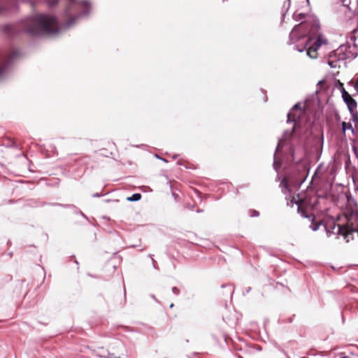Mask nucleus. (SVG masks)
<instances>
[{"mask_svg":"<svg viewBox=\"0 0 358 358\" xmlns=\"http://www.w3.org/2000/svg\"><path fill=\"white\" fill-rule=\"evenodd\" d=\"M64 15L69 19L59 27L57 17L46 14L35 15L27 20L25 32L32 36L56 37L61 34L63 29H69L79 20L87 18L90 13V3L87 1L68 0Z\"/></svg>","mask_w":358,"mask_h":358,"instance_id":"obj_1","label":"nucleus"},{"mask_svg":"<svg viewBox=\"0 0 358 358\" xmlns=\"http://www.w3.org/2000/svg\"><path fill=\"white\" fill-rule=\"evenodd\" d=\"M293 19L301 22L295 25L289 36V44H295L294 48L306 54L310 58H316L317 50L322 44H327L328 41L320 32V24L315 15H306L303 13H294Z\"/></svg>","mask_w":358,"mask_h":358,"instance_id":"obj_2","label":"nucleus"},{"mask_svg":"<svg viewBox=\"0 0 358 358\" xmlns=\"http://www.w3.org/2000/svg\"><path fill=\"white\" fill-rule=\"evenodd\" d=\"M303 111L299 103H296L287 115V123H292L291 130H285L281 138L279 139L277 147L273 155V169L278 173L281 166V161L277 158V152L282 147V142L284 141L289 147V152L294 160L295 146L301 147L306 138L307 129L303 126L300 117ZM277 180H280L279 173L277 174Z\"/></svg>","mask_w":358,"mask_h":358,"instance_id":"obj_3","label":"nucleus"},{"mask_svg":"<svg viewBox=\"0 0 358 358\" xmlns=\"http://www.w3.org/2000/svg\"><path fill=\"white\" fill-rule=\"evenodd\" d=\"M324 229L327 236L331 234L343 236L346 242L354 239L353 231H357L358 229H352L346 226V222L340 224L336 223L335 220H331L324 225Z\"/></svg>","mask_w":358,"mask_h":358,"instance_id":"obj_4","label":"nucleus"},{"mask_svg":"<svg viewBox=\"0 0 358 358\" xmlns=\"http://www.w3.org/2000/svg\"><path fill=\"white\" fill-rule=\"evenodd\" d=\"M346 55V45H341L336 50L330 53L328 64L331 68H336L338 62L347 59Z\"/></svg>","mask_w":358,"mask_h":358,"instance_id":"obj_5","label":"nucleus"},{"mask_svg":"<svg viewBox=\"0 0 358 358\" xmlns=\"http://www.w3.org/2000/svg\"><path fill=\"white\" fill-rule=\"evenodd\" d=\"M358 32V27L355 29H354L350 36H349V38L351 41H352L353 43H355L356 40H357V33ZM346 45V57H347V59H353L355 58H356L358 55V53H357V47H356V44L355 43H353L352 45H350L349 44V42H347V43L345 44Z\"/></svg>","mask_w":358,"mask_h":358,"instance_id":"obj_6","label":"nucleus"},{"mask_svg":"<svg viewBox=\"0 0 358 358\" xmlns=\"http://www.w3.org/2000/svg\"><path fill=\"white\" fill-rule=\"evenodd\" d=\"M341 92L343 100L347 105L350 113L353 114V111L355 110L357 106L356 100L351 96L343 86L341 88Z\"/></svg>","mask_w":358,"mask_h":358,"instance_id":"obj_7","label":"nucleus"},{"mask_svg":"<svg viewBox=\"0 0 358 358\" xmlns=\"http://www.w3.org/2000/svg\"><path fill=\"white\" fill-rule=\"evenodd\" d=\"M302 200L299 199L296 200L294 197H292L290 203H287V205H290L291 206H293L294 204L297 205V212L299 214L301 215V217L305 218H308L310 220H314L315 217L313 215H308L306 209L302 206Z\"/></svg>","mask_w":358,"mask_h":358,"instance_id":"obj_8","label":"nucleus"},{"mask_svg":"<svg viewBox=\"0 0 358 358\" xmlns=\"http://www.w3.org/2000/svg\"><path fill=\"white\" fill-rule=\"evenodd\" d=\"M303 174H301L299 176V178L297 179V180L296 181V185L298 187H300L302 183H303L304 181L306 180V179L307 178L308 175L309 169L307 166H304L303 167Z\"/></svg>","mask_w":358,"mask_h":358,"instance_id":"obj_9","label":"nucleus"},{"mask_svg":"<svg viewBox=\"0 0 358 358\" xmlns=\"http://www.w3.org/2000/svg\"><path fill=\"white\" fill-rule=\"evenodd\" d=\"M280 187L282 189V192L286 194L287 192L289 191L288 186V181L286 177H284L280 182Z\"/></svg>","mask_w":358,"mask_h":358,"instance_id":"obj_10","label":"nucleus"},{"mask_svg":"<svg viewBox=\"0 0 358 358\" xmlns=\"http://www.w3.org/2000/svg\"><path fill=\"white\" fill-rule=\"evenodd\" d=\"M51 205H52V206H62L64 208H72V209H73V213H76V214H79L80 212V210L77 207H76L74 205H71V204H61V203H52Z\"/></svg>","mask_w":358,"mask_h":358,"instance_id":"obj_11","label":"nucleus"},{"mask_svg":"<svg viewBox=\"0 0 358 358\" xmlns=\"http://www.w3.org/2000/svg\"><path fill=\"white\" fill-rule=\"evenodd\" d=\"M290 3H291L290 0H286L282 6V20L284 19L286 13L288 11V10L289 8Z\"/></svg>","mask_w":358,"mask_h":358,"instance_id":"obj_12","label":"nucleus"},{"mask_svg":"<svg viewBox=\"0 0 358 358\" xmlns=\"http://www.w3.org/2000/svg\"><path fill=\"white\" fill-rule=\"evenodd\" d=\"M352 129V133L354 132V129L352 128V124L350 122H342V130L343 133H345L346 130Z\"/></svg>","mask_w":358,"mask_h":358,"instance_id":"obj_13","label":"nucleus"},{"mask_svg":"<svg viewBox=\"0 0 358 358\" xmlns=\"http://www.w3.org/2000/svg\"><path fill=\"white\" fill-rule=\"evenodd\" d=\"M141 199V194L139 193H135L131 196L127 197V200L129 201H138Z\"/></svg>","mask_w":358,"mask_h":358,"instance_id":"obj_14","label":"nucleus"},{"mask_svg":"<svg viewBox=\"0 0 358 358\" xmlns=\"http://www.w3.org/2000/svg\"><path fill=\"white\" fill-rule=\"evenodd\" d=\"M107 355L98 354V356L103 358H120V357L115 356L113 353L106 352Z\"/></svg>","mask_w":358,"mask_h":358,"instance_id":"obj_15","label":"nucleus"},{"mask_svg":"<svg viewBox=\"0 0 358 358\" xmlns=\"http://www.w3.org/2000/svg\"><path fill=\"white\" fill-rule=\"evenodd\" d=\"M322 224V222H317V223H315L314 222V220H311V225H310V228L312 229L313 231H315L319 229L320 228V226Z\"/></svg>","mask_w":358,"mask_h":358,"instance_id":"obj_16","label":"nucleus"},{"mask_svg":"<svg viewBox=\"0 0 358 358\" xmlns=\"http://www.w3.org/2000/svg\"><path fill=\"white\" fill-rule=\"evenodd\" d=\"M59 3V0H48V4L50 7L53 8Z\"/></svg>","mask_w":358,"mask_h":358,"instance_id":"obj_17","label":"nucleus"},{"mask_svg":"<svg viewBox=\"0 0 358 358\" xmlns=\"http://www.w3.org/2000/svg\"><path fill=\"white\" fill-rule=\"evenodd\" d=\"M250 215L252 217H257L259 216V213L256 210H250Z\"/></svg>","mask_w":358,"mask_h":358,"instance_id":"obj_18","label":"nucleus"},{"mask_svg":"<svg viewBox=\"0 0 358 358\" xmlns=\"http://www.w3.org/2000/svg\"><path fill=\"white\" fill-rule=\"evenodd\" d=\"M148 257L151 259L152 262V267L155 269H158L157 265H156V261L152 258V255H149Z\"/></svg>","mask_w":358,"mask_h":358,"instance_id":"obj_19","label":"nucleus"},{"mask_svg":"<svg viewBox=\"0 0 358 358\" xmlns=\"http://www.w3.org/2000/svg\"><path fill=\"white\" fill-rule=\"evenodd\" d=\"M171 290L172 292L176 295H178L180 294V289L176 287H173Z\"/></svg>","mask_w":358,"mask_h":358,"instance_id":"obj_20","label":"nucleus"},{"mask_svg":"<svg viewBox=\"0 0 358 358\" xmlns=\"http://www.w3.org/2000/svg\"><path fill=\"white\" fill-rule=\"evenodd\" d=\"M351 115H352V120H353L354 122H356V121H357V118H358V117H357V113H355V110H354V111H353V114H351Z\"/></svg>","mask_w":358,"mask_h":358,"instance_id":"obj_21","label":"nucleus"},{"mask_svg":"<svg viewBox=\"0 0 358 358\" xmlns=\"http://www.w3.org/2000/svg\"><path fill=\"white\" fill-rule=\"evenodd\" d=\"M353 87H354L355 90H356L357 94H358V79L357 80L356 82L354 83Z\"/></svg>","mask_w":358,"mask_h":358,"instance_id":"obj_22","label":"nucleus"},{"mask_svg":"<svg viewBox=\"0 0 358 358\" xmlns=\"http://www.w3.org/2000/svg\"><path fill=\"white\" fill-rule=\"evenodd\" d=\"M187 207L192 211L194 209V206L192 204H187Z\"/></svg>","mask_w":358,"mask_h":358,"instance_id":"obj_23","label":"nucleus"},{"mask_svg":"<svg viewBox=\"0 0 358 358\" xmlns=\"http://www.w3.org/2000/svg\"><path fill=\"white\" fill-rule=\"evenodd\" d=\"M101 196H102V194H100V193H94V194H92L93 197H100Z\"/></svg>","mask_w":358,"mask_h":358,"instance_id":"obj_24","label":"nucleus"},{"mask_svg":"<svg viewBox=\"0 0 358 358\" xmlns=\"http://www.w3.org/2000/svg\"><path fill=\"white\" fill-rule=\"evenodd\" d=\"M79 215H80L81 216H83L84 218H85L86 220H87V217L80 210Z\"/></svg>","mask_w":358,"mask_h":358,"instance_id":"obj_25","label":"nucleus"},{"mask_svg":"<svg viewBox=\"0 0 358 358\" xmlns=\"http://www.w3.org/2000/svg\"><path fill=\"white\" fill-rule=\"evenodd\" d=\"M106 352H108V351H107V350H103L102 349L101 352H98V353H97V355H98V354H104V355H107Z\"/></svg>","mask_w":358,"mask_h":358,"instance_id":"obj_26","label":"nucleus"},{"mask_svg":"<svg viewBox=\"0 0 358 358\" xmlns=\"http://www.w3.org/2000/svg\"><path fill=\"white\" fill-rule=\"evenodd\" d=\"M250 290H251V287H247V288L245 289V292H246V293H249V292H250Z\"/></svg>","mask_w":358,"mask_h":358,"instance_id":"obj_27","label":"nucleus"},{"mask_svg":"<svg viewBox=\"0 0 358 358\" xmlns=\"http://www.w3.org/2000/svg\"><path fill=\"white\" fill-rule=\"evenodd\" d=\"M150 296L152 297V299H153L154 300H155L156 301L158 302L157 299H156L155 296L153 295V294H151Z\"/></svg>","mask_w":358,"mask_h":358,"instance_id":"obj_28","label":"nucleus"},{"mask_svg":"<svg viewBox=\"0 0 358 358\" xmlns=\"http://www.w3.org/2000/svg\"><path fill=\"white\" fill-rule=\"evenodd\" d=\"M160 159H161V160H162V161H164V162H167L165 159H164V158H162H162H160Z\"/></svg>","mask_w":358,"mask_h":358,"instance_id":"obj_29","label":"nucleus"},{"mask_svg":"<svg viewBox=\"0 0 358 358\" xmlns=\"http://www.w3.org/2000/svg\"><path fill=\"white\" fill-rule=\"evenodd\" d=\"M196 212L197 213H201V212H203V210H197Z\"/></svg>","mask_w":358,"mask_h":358,"instance_id":"obj_30","label":"nucleus"},{"mask_svg":"<svg viewBox=\"0 0 358 358\" xmlns=\"http://www.w3.org/2000/svg\"><path fill=\"white\" fill-rule=\"evenodd\" d=\"M156 157L160 159V157L158 155H155Z\"/></svg>","mask_w":358,"mask_h":358,"instance_id":"obj_31","label":"nucleus"},{"mask_svg":"<svg viewBox=\"0 0 358 358\" xmlns=\"http://www.w3.org/2000/svg\"><path fill=\"white\" fill-rule=\"evenodd\" d=\"M178 155H173V159H176Z\"/></svg>","mask_w":358,"mask_h":358,"instance_id":"obj_32","label":"nucleus"},{"mask_svg":"<svg viewBox=\"0 0 358 358\" xmlns=\"http://www.w3.org/2000/svg\"><path fill=\"white\" fill-rule=\"evenodd\" d=\"M173 303H171V304L170 305V308H173Z\"/></svg>","mask_w":358,"mask_h":358,"instance_id":"obj_33","label":"nucleus"},{"mask_svg":"<svg viewBox=\"0 0 358 358\" xmlns=\"http://www.w3.org/2000/svg\"><path fill=\"white\" fill-rule=\"evenodd\" d=\"M124 296L126 295V289L125 288L124 289Z\"/></svg>","mask_w":358,"mask_h":358,"instance_id":"obj_34","label":"nucleus"},{"mask_svg":"<svg viewBox=\"0 0 358 358\" xmlns=\"http://www.w3.org/2000/svg\"><path fill=\"white\" fill-rule=\"evenodd\" d=\"M267 101V98H266V96H265L264 101Z\"/></svg>","mask_w":358,"mask_h":358,"instance_id":"obj_35","label":"nucleus"},{"mask_svg":"<svg viewBox=\"0 0 358 358\" xmlns=\"http://www.w3.org/2000/svg\"><path fill=\"white\" fill-rule=\"evenodd\" d=\"M239 358H243L242 357H239Z\"/></svg>","mask_w":358,"mask_h":358,"instance_id":"obj_36","label":"nucleus"}]
</instances>
